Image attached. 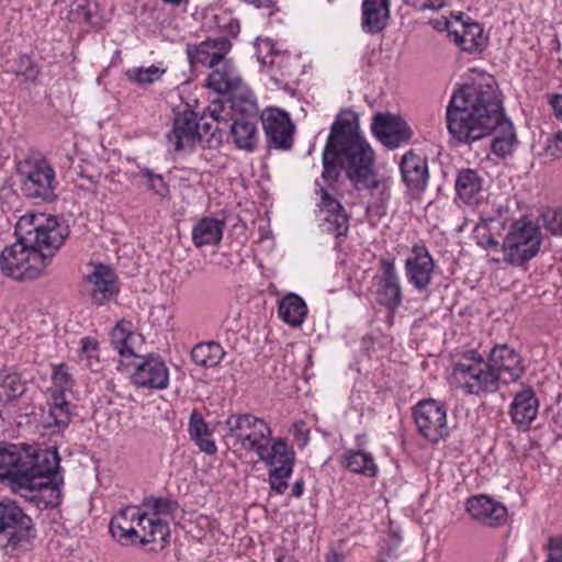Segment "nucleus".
I'll return each mask as SVG.
<instances>
[{
    "label": "nucleus",
    "instance_id": "f257e3e1",
    "mask_svg": "<svg viewBox=\"0 0 562 562\" xmlns=\"http://www.w3.org/2000/svg\"><path fill=\"white\" fill-rule=\"evenodd\" d=\"M18 240L0 255L2 272L15 280L38 278L68 237V228L45 213H27L14 229Z\"/></svg>",
    "mask_w": 562,
    "mask_h": 562
},
{
    "label": "nucleus",
    "instance_id": "f03ea898",
    "mask_svg": "<svg viewBox=\"0 0 562 562\" xmlns=\"http://www.w3.org/2000/svg\"><path fill=\"white\" fill-rule=\"evenodd\" d=\"M327 153H331L357 190L381 189V194L389 199V187L378 178L374 169L375 153L360 133L359 119L353 111L342 110L336 116L327 138Z\"/></svg>",
    "mask_w": 562,
    "mask_h": 562
},
{
    "label": "nucleus",
    "instance_id": "7ed1b4c3",
    "mask_svg": "<svg viewBox=\"0 0 562 562\" xmlns=\"http://www.w3.org/2000/svg\"><path fill=\"white\" fill-rule=\"evenodd\" d=\"M502 110L493 85L465 86L452 94L447 106L448 131L459 143H474L494 131Z\"/></svg>",
    "mask_w": 562,
    "mask_h": 562
},
{
    "label": "nucleus",
    "instance_id": "20e7f679",
    "mask_svg": "<svg viewBox=\"0 0 562 562\" xmlns=\"http://www.w3.org/2000/svg\"><path fill=\"white\" fill-rule=\"evenodd\" d=\"M110 532L122 544L154 543L161 550L169 542L170 531L153 516L136 506L119 510L110 521Z\"/></svg>",
    "mask_w": 562,
    "mask_h": 562
},
{
    "label": "nucleus",
    "instance_id": "39448f33",
    "mask_svg": "<svg viewBox=\"0 0 562 562\" xmlns=\"http://www.w3.org/2000/svg\"><path fill=\"white\" fill-rule=\"evenodd\" d=\"M338 165L327 153V145L323 150V171L321 179L315 180V193L319 196V226L323 232L336 237L344 236L349 229V215L341 203L330 193V189L339 178Z\"/></svg>",
    "mask_w": 562,
    "mask_h": 562
},
{
    "label": "nucleus",
    "instance_id": "423d86ee",
    "mask_svg": "<svg viewBox=\"0 0 562 562\" xmlns=\"http://www.w3.org/2000/svg\"><path fill=\"white\" fill-rule=\"evenodd\" d=\"M451 375L454 383L469 394L495 393L499 386L488 360L474 349L467 350L459 357Z\"/></svg>",
    "mask_w": 562,
    "mask_h": 562
},
{
    "label": "nucleus",
    "instance_id": "0eeeda50",
    "mask_svg": "<svg viewBox=\"0 0 562 562\" xmlns=\"http://www.w3.org/2000/svg\"><path fill=\"white\" fill-rule=\"evenodd\" d=\"M59 461L56 449L22 448L21 461L12 463L9 476L3 477L2 482H5L14 494L27 493L29 484H34L37 474L53 473L59 469Z\"/></svg>",
    "mask_w": 562,
    "mask_h": 562
},
{
    "label": "nucleus",
    "instance_id": "6e6552de",
    "mask_svg": "<svg viewBox=\"0 0 562 562\" xmlns=\"http://www.w3.org/2000/svg\"><path fill=\"white\" fill-rule=\"evenodd\" d=\"M226 436L246 452L259 453L272 438L270 425L252 414H231L225 420Z\"/></svg>",
    "mask_w": 562,
    "mask_h": 562
},
{
    "label": "nucleus",
    "instance_id": "1a4fd4ad",
    "mask_svg": "<svg viewBox=\"0 0 562 562\" xmlns=\"http://www.w3.org/2000/svg\"><path fill=\"white\" fill-rule=\"evenodd\" d=\"M541 233L531 221L518 220L510 226L504 241V261L521 267L537 256L541 246Z\"/></svg>",
    "mask_w": 562,
    "mask_h": 562
},
{
    "label": "nucleus",
    "instance_id": "9d476101",
    "mask_svg": "<svg viewBox=\"0 0 562 562\" xmlns=\"http://www.w3.org/2000/svg\"><path fill=\"white\" fill-rule=\"evenodd\" d=\"M258 459L268 468V483L277 494H283L293 474L295 452L283 438H271L269 443L257 453Z\"/></svg>",
    "mask_w": 562,
    "mask_h": 562
},
{
    "label": "nucleus",
    "instance_id": "9b49d317",
    "mask_svg": "<svg viewBox=\"0 0 562 562\" xmlns=\"http://www.w3.org/2000/svg\"><path fill=\"white\" fill-rule=\"evenodd\" d=\"M23 192L33 199L53 201L56 198L55 171L43 158H26L18 164Z\"/></svg>",
    "mask_w": 562,
    "mask_h": 562
},
{
    "label": "nucleus",
    "instance_id": "f8f14e48",
    "mask_svg": "<svg viewBox=\"0 0 562 562\" xmlns=\"http://www.w3.org/2000/svg\"><path fill=\"white\" fill-rule=\"evenodd\" d=\"M413 417L420 436L437 443L449 435L446 407L436 400H424L413 408Z\"/></svg>",
    "mask_w": 562,
    "mask_h": 562
},
{
    "label": "nucleus",
    "instance_id": "ddd939ff",
    "mask_svg": "<svg viewBox=\"0 0 562 562\" xmlns=\"http://www.w3.org/2000/svg\"><path fill=\"white\" fill-rule=\"evenodd\" d=\"M31 528V517L14 501H0V546L14 548Z\"/></svg>",
    "mask_w": 562,
    "mask_h": 562
},
{
    "label": "nucleus",
    "instance_id": "4468645a",
    "mask_svg": "<svg viewBox=\"0 0 562 562\" xmlns=\"http://www.w3.org/2000/svg\"><path fill=\"white\" fill-rule=\"evenodd\" d=\"M135 370L131 375L137 389L165 390L169 385V370L157 355L136 356Z\"/></svg>",
    "mask_w": 562,
    "mask_h": 562
},
{
    "label": "nucleus",
    "instance_id": "2eb2a0df",
    "mask_svg": "<svg viewBox=\"0 0 562 562\" xmlns=\"http://www.w3.org/2000/svg\"><path fill=\"white\" fill-rule=\"evenodd\" d=\"M435 261L424 244H415L405 259L407 282L418 292L426 291L432 282Z\"/></svg>",
    "mask_w": 562,
    "mask_h": 562
},
{
    "label": "nucleus",
    "instance_id": "dca6fc26",
    "mask_svg": "<svg viewBox=\"0 0 562 562\" xmlns=\"http://www.w3.org/2000/svg\"><path fill=\"white\" fill-rule=\"evenodd\" d=\"M231 49V41L220 36L207 38L198 45H188L187 56L192 67L200 65L212 70L231 59L228 58Z\"/></svg>",
    "mask_w": 562,
    "mask_h": 562
},
{
    "label": "nucleus",
    "instance_id": "f3484780",
    "mask_svg": "<svg viewBox=\"0 0 562 562\" xmlns=\"http://www.w3.org/2000/svg\"><path fill=\"white\" fill-rule=\"evenodd\" d=\"M487 360L498 382L503 384L518 381L526 370L521 356L507 344L494 346L490 351Z\"/></svg>",
    "mask_w": 562,
    "mask_h": 562
},
{
    "label": "nucleus",
    "instance_id": "a211bd4d",
    "mask_svg": "<svg viewBox=\"0 0 562 562\" xmlns=\"http://www.w3.org/2000/svg\"><path fill=\"white\" fill-rule=\"evenodd\" d=\"M34 481V484H29L27 493L19 494L21 497L33 503L38 509L53 508L60 504L63 477L58 470L53 473H40Z\"/></svg>",
    "mask_w": 562,
    "mask_h": 562
},
{
    "label": "nucleus",
    "instance_id": "6ab92c4d",
    "mask_svg": "<svg viewBox=\"0 0 562 562\" xmlns=\"http://www.w3.org/2000/svg\"><path fill=\"white\" fill-rule=\"evenodd\" d=\"M373 135L387 148L394 149L406 144L413 136L407 123L391 113H376L372 117Z\"/></svg>",
    "mask_w": 562,
    "mask_h": 562
},
{
    "label": "nucleus",
    "instance_id": "aec40b11",
    "mask_svg": "<svg viewBox=\"0 0 562 562\" xmlns=\"http://www.w3.org/2000/svg\"><path fill=\"white\" fill-rule=\"evenodd\" d=\"M261 122L270 147L291 148L294 125L286 112L276 108L266 109L261 114Z\"/></svg>",
    "mask_w": 562,
    "mask_h": 562
},
{
    "label": "nucleus",
    "instance_id": "412c9836",
    "mask_svg": "<svg viewBox=\"0 0 562 562\" xmlns=\"http://www.w3.org/2000/svg\"><path fill=\"white\" fill-rule=\"evenodd\" d=\"M201 134L196 114L187 111L175 119L172 130L166 136L167 144L176 153L191 151L194 144L201 140Z\"/></svg>",
    "mask_w": 562,
    "mask_h": 562
},
{
    "label": "nucleus",
    "instance_id": "4be33fe9",
    "mask_svg": "<svg viewBox=\"0 0 562 562\" xmlns=\"http://www.w3.org/2000/svg\"><path fill=\"white\" fill-rule=\"evenodd\" d=\"M380 270L376 300L381 305L395 311L402 304V286L394 260L382 258Z\"/></svg>",
    "mask_w": 562,
    "mask_h": 562
},
{
    "label": "nucleus",
    "instance_id": "5701e85b",
    "mask_svg": "<svg viewBox=\"0 0 562 562\" xmlns=\"http://www.w3.org/2000/svg\"><path fill=\"white\" fill-rule=\"evenodd\" d=\"M539 400L531 386L524 385L515 393L508 414L512 423L522 431L529 430L539 412Z\"/></svg>",
    "mask_w": 562,
    "mask_h": 562
},
{
    "label": "nucleus",
    "instance_id": "b1692460",
    "mask_svg": "<svg viewBox=\"0 0 562 562\" xmlns=\"http://www.w3.org/2000/svg\"><path fill=\"white\" fill-rule=\"evenodd\" d=\"M469 515L483 525L495 527L506 520L507 509L486 495H474L465 504Z\"/></svg>",
    "mask_w": 562,
    "mask_h": 562
},
{
    "label": "nucleus",
    "instance_id": "393cba45",
    "mask_svg": "<svg viewBox=\"0 0 562 562\" xmlns=\"http://www.w3.org/2000/svg\"><path fill=\"white\" fill-rule=\"evenodd\" d=\"M402 180L412 193L423 192L428 183L427 159L414 151H407L400 165Z\"/></svg>",
    "mask_w": 562,
    "mask_h": 562
},
{
    "label": "nucleus",
    "instance_id": "a878e982",
    "mask_svg": "<svg viewBox=\"0 0 562 562\" xmlns=\"http://www.w3.org/2000/svg\"><path fill=\"white\" fill-rule=\"evenodd\" d=\"M456 31H452V41L463 52L479 53L482 52L486 37L483 35V27L476 22H463L461 16H456Z\"/></svg>",
    "mask_w": 562,
    "mask_h": 562
},
{
    "label": "nucleus",
    "instance_id": "bb28decb",
    "mask_svg": "<svg viewBox=\"0 0 562 562\" xmlns=\"http://www.w3.org/2000/svg\"><path fill=\"white\" fill-rule=\"evenodd\" d=\"M91 285L90 292L94 303L103 304L117 293L119 288L113 270L104 265H98L88 276Z\"/></svg>",
    "mask_w": 562,
    "mask_h": 562
},
{
    "label": "nucleus",
    "instance_id": "cd10ccee",
    "mask_svg": "<svg viewBox=\"0 0 562 562\" xmlns=\"http://www.w3.org/2000/svg\"><path fill=\"white\" fill-rule=\"evenodd\" d=\"M244 83L232 59L212 69L206 77V88L220 95L236 91Z\"/></svg>",
    "mask_w": 562,
    "mask_h": 562
},
{
    "label": "nucleus",
    "instance_id": "c85d7f7f",
    "mask_svg": "<svg viewBox=\"0 0 562 562\" xmlns=\"http://www.w3.org/2000/svg\"><path fill=\"white\" fill-rule=\"evenodd\" d=\"M390 18V0H363L362 29L375 34L385 29Z\"/></svg>",
    "mask_w": 562,
    "mask_h": 562
},
{
    "label": "nucleus",
    "instance_id": "c756f323",
    "mask_svg": "<svg viewBox=\"0 0 562 562\" xmlns=\"http://www.w3.org/2000/svg\"><path fill=\"white\" fill-rule=\"evenodd\" d=\"M135 337V328L131 321L121 319L112 328L110 333V342L122 360H130L137 356L133 348ZM122 364L123 361H121L117 369H121Z\"/></svg>",
    "mask_w": 562,
    "mask_h": 562
},
{
    "label": "nucleus",
    "instance_id": "7c9ffc66",
    "mask_svg": "<svg viewBox=\"0 0 562 562\" xmlns=\"http://www.w3.org/2000/svg\"><path fill=\"white\" fill-rule=\"evenodd\" d=\"M229 136L237 148L252 151L259 139L257 119L235 117L229 125Z\"/></svg>",
    "mask_w": 562,
    "mask_h": 562
},
{
    "label": "nucleus",
    "instance_id": "2f4dec72",
    "mask_svg": "<svg viewBox=\"0 0 562 562\" xmlns=\"http://www.w3.org/2000/svg\"><path fill=\"white\" fill-rule=\"evenodd\" d=\"M456 191L464 203L476 204L482 199V179L473 169H462L456 179Z\"/></svg>",
    "mask_w": 562,
    "mask_h": 562
},
{
    "label": "nucleus",
    "instance_id": "473e14b6",
    "mask_svg": "<svg viewBox=\"0 0 562 562\" xmlns=\"http://www.w3.org/2000/svg\"><path fill=\"white\" fill-rule=\"evenodd\" d=\"M342 465L352 473L375 477L379 467L372 453L361 449H348L342 454Z\"/></svg>",
    "mask_w": 562,
    "mask_h": 562
},
{
    "label": "nucleus",
    "instance_id": "72a5a7b5",
    "mask_svg": "<svg viewBox=\"0 0 562 562\" xmlns=\"http://www.w3.org/2000/svg\"><path fill=\"white\" fill-rule=\"evenodd\" d=\"M47 413L44 416V425L47 428L64 429L71 420L70 403L65 396L46 395Z\"/></svg>",
    "mask_w": 562,
    "mask_h": 562
},
{
    "label": "nucleus",
    "instance_id": "f704fd0d",
    "mask_svg": "<svg viewBox=\"0 0 562 562\" xmlns=\"http://www.w3.org/2000/svg\"><path fill=\"white\" fill-rule=\"evenodd\" d=\"M229 108L232 111V120L239 119H257L258 105L252 92L241 83L236 91L228 93Z\"/></svg>",
    "mask_w": 562,
    "mask_h": 562
},
{
    "label": "nucleus",
    "instance_id": "c9c22d12",
    "mask_svg": "<svg viewBox=\"0 0 562 562\" xmlns=\"http://www.w3.org/2000/svg\"><path fill=\"white\" fill-rule=\"evenodd\" d=\"M189 435L191 440L199 447V449L206 454H215L217 447L215 441L212 439V431L209 425L204 420L203 416L193 411L190 415L189 420Z\"/></svg>",
    "mask_w": 562,
    "mask_h": 562
},
{
    "label": "nucleus",
    "instance_id": "e433bc0d",
    "mask_svg": "<svg viewBox=\"0 0 562 562\" xmlns=\"http://www.w3.org/2000/svg\"><path fill=\"white\" fill-rule=\"evenodd\" d=\"M278 315L291 327H300L307 315V306L301 296L290 293L279 302Z\"/></svg>",
    "mask_w": 562,
    "mask_h": 562
},
{
    "label": "nucleus",
    "instance_id": "4c0bfd02",
    "mask_svg": "<svg viewBox=\"0 0 562 562\" xmlns=\"http://www.w3.org/2000/svg\"><path fill=\"white\" fill-rule=\"evenodd\" d=\"M224 224L212 217L200 220L192 229V241L195 247L216 245L223 237Z\"/></svg>",
    "mask_w": 562,
    "mask_h": 562
},
{
    "label": "nucleus",
    "instance_id": "58836bf2",
    "mask_svg": "<svg viewBox=\"0 0 562 562\" xmlns=\"http://www.w3.org/2000/svg\"><path fill=\"white\" fill-rule=\"evenodd\" d=\"M207 111L209 115L204 114L199 120L196 119L199 132H202L201 140L206 136L215 138L216 133H221L224 130V126L227 125V121L222 115L224 106L221 101L212 102Z\"/></svg>",
    "mask_w": 562,
    "mask_h": 562
},
{
    "label": "nucleus",
    "instance_id": "ea45409f",
    "mask_svg": "<svg viewBox=\"0 0 562 562\" xmlns=\"http://www.w3.org/2000/svg\"><path fill=\"white\" fill-rule=\"evenodd\" d=\"M494 131L497 134L491 145L492 151L501 157L509 155L516 144V134L512 122L505 117L503 111L499 124H497Z\"/></svg>",
    "mask_w": 562,
    "mask_h": 562
},
{
    "label": "nucleus",
    "instance_id": "a19ab883",
    "mask_svg": "<svg viewBox=\"0 0 562 562\" xmlns=\"http://www.w3.org/2000/svg\"><path fill=\"white\" fill-rule=\"evenodd\" d=\"M25 392V383L20 373L11 369L0 370V403H9Z\"/></svg>",
    "mask_w": 562,
    "mask_h": 562
},
{
    "label": "nucleus",
    "instance_id": "79ce46f5",
    "mask_svg": "<svg viewBox=\"0 0 562 562\" xmlns=\"http://www.w3.org/2000/svg\"><path fill=\"white\" fill-rule=\"evenodd\" d=\"M224 356L223 347L215 341L198 344L191 351V358L195 364L209 368L220 364Z\"/></svg>",
    "mask_w": 562,
    "mask_h": 562
},
{
    "label": "nucleus",
    "instance_id": "37998d69",
    "mask_svg": "<svg viewBox=\"0 0 562 562\" xmlns=\"http://www.w3.org/2000/svg\"><path fill=\"white\" fill-rule=\"evenodd\" d=\"M78 362L82 368L98 372L102 368L99 355V342L95 338L86 336L79 341Z\"/></svg>",
    "mask_w": 562,
    "mask_h": 562
},
{
    "label": "nucleus",
    "instance_id": "c03bdc74",
    "mask_svg": "<svg viewBox=\"0 0 562 562\" xmlns=\"http://www.w3.org/2000/svg\"><path fill=\"white\" fill-rule=\"evenodd\" d=\"M52 385L46 390V395L65 396L75 384L74 376L66 363L52 364Z\"/></svg>",
    "mask_w": 562,
    "mask_h": 562
},
{
    "label": "nucleus",
    "instance_id": "a18cd8bd",
    "mask_svg": "<svg viewBox=\"0 0 562 562\" xmlns=\"http://www.w3.org/2000/svg\"><path fill=\"white\" fill-rule=\"evenodd\" d=\"M166 72V68L159 65H150L148 67H134L126 71L130 81L139 86H148L161 78Z\"/></svg>",
    "mask_w": 562,
    "mask_h": 562
},
{
    "label": "nucleus",
    "instance_id": "49530a36",
    "mask_svg": "<svg viewBox=\"0 0 562 562\" xmlns=\"http://www.w3.org/2000/svg\"><path fill=\"white\" fill-rule=\"evenodd\" d=\"M257 59L262 66L279 67L280 61L284 59V54L274 48V44L269 38H258L256 42Z\"/></svg>",
    "mask_w": 562,
    "mask_h": 562
},
{
    "label": "nucleus",
    "instance_id": "de8ad7c7",
    "mask_svg": "<svg viewBox=\"0 0 562 562\" xmlns=\"http://www.w3.org/2000/svg\"><path fill=\"white\" fill-rule=\"evenodd\" d=\"M13 70L24 81L34 82L41 71L40 66L27 55H20L14 60Z\"/></svg>",
    "mask_w": 562,
    "mask_h": 562
},
{
    "label": "nucleus",
    "instance_id": "09e8293b",
    "mask_svg": "<svg viewBox=\"0 0 562 562\" xmlns=\"http://www.w3.org/2000/svg\"><path fill=\"white\" fill-rule=\"evenodd\" d=\"M16 445H0V481L8 477L12 463L21 461V449Z\"/></svg>",
    "mask_w": 562,
    "mask_h": 562
},
{
    "label": "nucleus",
    "instance_id": "8fccbe9b",
    "mask_svg": "<svg viewBox=\"0 0 562 562\" xmlns=\"http://www.w3.org/2000/svg\"><path fill=\"white\" fill-rule=\"evenodd\" d=\"M146 510H143L144 515L157 518L158 521L164 524L169 530L168 522L162 518V516L168 515L170 512L169 501L165 498H151L146 503Z\"/></svg>",
    "mask_w": 562,
    "mask_h": 562
},
{
    "label": "nucleus",
    "instance_id": "3c124183",
    "mask_svg": "<svg viewBox=\"0 0 562 562\" xmlns=\"http://www.w3.org/2000/svg\"><path fill=\"white\" fill-rule=\"evenodd\" d=\"M142 175L147 178L148 188L154 191L155 194L160 198H166L169 195V186L166 183L161 175L154 173L148 168H143L140 170Z\"/></svg>",
    "mask_w": 562,
    "mask_h": 562
},
{
    "label": "nucleus",
    "instance_id": "603ef678",
    "mask_svg": "<svg viewBox=\"0 0 562 562\" xmlns=\"http://www.w3.org/2000/svg\"><path fill=\"white\" fill-rule=\"evenodd\" d=\"M542 223L553 235L562 236V209H548L542 213Z\"/></svg>",
    "mask_w": 562,
    "mask_h": 562
},
{
    "label": "nucleus",
    "instance_id": "864d4df0",
    "mask_svg": "<svg viewBox=\"0 0 562 562\" xmlns=\"http://www.w3.org/2000/svg\"><path fill=\"white\" fill-rule=\"evenodd\" d=\"M544 153L553 158H562V131H559L547 138Z\"/></svg>",
    "mask_w": 562,
    "mask_h": 562
},
{
    "label": "nucleus",
    "instance_id": "5fc2aeb1",
    "mask_svg": "<svg viewBox=\"0 0 562 562\" xmlns=\"http://www.w3.org/2000/svg\"><path fill=\"white\" fill-rule=\"evenodd\" d=\"M456 16L457 15H450V18L441 16L440 19H434L430 20V24L432 27L439 32H447L448 36L452 40V31H456ZM458 16H461L459 14Z\"/></svg>",
    "mask_w": 562,
    "mask_h": 562
},
{
    "label": "nucleus",
    "instance_id": "6e6d98bb",
    "mask_svg": "<svg viewBox=\"0 0 562 562\" xmlns=\"http://www.w3.org/2000/svg\"><path fill=\"white\" fill-rule=\"evenodd\" d=\"M407 5L418 10H439L448 5V0H403Z\"/></svg>",
    "mask_w": 562,
    "mask_h": 562
},
{
    "label": "nucleus",
    "instance_id": "4d7b16f0",
    "mask_svg": "<svg viewBox=\"0 0 562 562\" xmlns=\"http://www.w3.org/2000/svg\"><path fill=\"white\" fill-rule=\"evenodd\" d=\"M547 101L552 109L554 117L562 123V93L547 94Z\"/></svg>",
    "mask_w": 562,
    "mask_h": 562
},
{
    "label": "nucleus",
    "instance_id": "13d9d810",
    "mask_svg": "<svg viewBox=\"0 0 562 562\" xmlns=\"http://www.w3.org/2000/svg\"><path fill=\"white\" fill-rule=\"evenodd\" d=\"M483 233H480L477 229V245L484 249L496 248L498 246V241L495 239L493 235H491L485 227L482 228Z\"/></svg>",
    "mask_w": 562,
    "mask_h": 562
},
{
    "label": "nucleus",
    "instance_id": "bf43d9fd",
    "mask_svg": "<svg viewBox=\"0 0 562 562\" xmlns=\"http://www.w3.org/2000/svg\"><path fill=\"white\" fill-rule=\"evenodd\" d=\"M303 492H304V481H303V479H299L293 484L291 495L293 497L299 498L303 495Z\"/></svg>",
    "mask_w": 562,
    "mask_h": 562
},
{
    "label": "nucleus",
    "instance_id": "052dcab7",
    "mask_svg": "<svg viewBox=\"0 0 562 562\" xmlns=\"http://www.w3.org/2000/svg\"><path fill=\"white\" fill-rule=\"evenodd\" d=\"M395 558V552L391 549L385 550L384 548H381L378 554L379 562H390V560Z\"/></svg>",
    "mask_w": 562,
    "mask_h": 562
},
{
    "label": "nucleus",
    "instance_id": "680f3d73",
    "mask_svg": "<svg viewBox=\"0 0 562 562\" xmlns=\"http://www.w3.org/2000/svg\"><path fill=\"white\" fill-rule=\"evenodd\" d=\"M549 550L553 552L557 550L559 553L562 554V535L560 537L551 538L549 540Z\"/></svg>",
    "mask_w": 562,
    "mask_h": 562
},
{
    "label": "nucleus",
    "instance_id": "e2e57ef3",
    "mask_svg": "<svg viewBox=\"0 0 562 562\" xmlns=\"http://www.w3.org/2000/svg\"><path fill=\"white\" fill-rule=\"evenodd\" d=\"M326 562H345V557L337 550H330L327 554Z\"/></svg>",
    "mask_w": 562,
    "mask_h": 562
},
{
    "label": "nucleus",
    "instance_id": "0e129e2a",
    "mask_svg": "<svg viewBox=\"0 0 562 562\" xmlns=\"http://www.w3.org/2000/svg\"><path fill=\"white\" fill-rule=\"evenodd\" d=\"M243 1L255 5L256 8H270L273 5L272 0H243Z\"/></svg>",
    "mask_w": 562,
    "mask_h": 562
},
{
    "label": "nucleus",
    "instance_id": "69168bd1",
    "mask_svg": "<svg viewBox=\"0 0 562 562\" xmlns=\"http://www.w3.org/2000/svg\"><path fill=\"white\" fill-rule=\"evenodd\" d=\"M546 562H562V554L557 550L554 552L549 550L548 559Z\"/></svg>",
    "mask_w": 562,
    "mask_h": 562
},
{
    "label": "nucleus",
    "instance_id": "338daca9",
    "mask_svg": "<svg viewBox=\"0 0 562 562\" xmlns=\"http://www.w3.org/2000/svg\"><path fill=\"white\" fill-rule=\"evenodd\" d=\"M165 3H169L171 5H179L181 3L182 0H162Z\"/></svg>",
    "mask_w": 562,
    "mask_h": 562
},
{
    "label": "nucleus",
    "instance_id": "774afa93",
    "mask_svg": "<svg viewBox=\"0 0 562 562\" xmlns=\"http://www.w3.org/2000/svg\"><path fill=\"white\" fill-rule=\"evenodd\" d=\"M334 0H328V2H333Z\"/></svg>",
    "mask_w": 562,
    "mask_h": 562
}]
</instances>
